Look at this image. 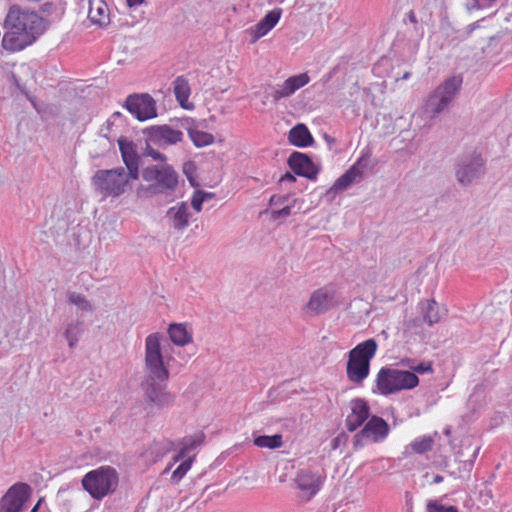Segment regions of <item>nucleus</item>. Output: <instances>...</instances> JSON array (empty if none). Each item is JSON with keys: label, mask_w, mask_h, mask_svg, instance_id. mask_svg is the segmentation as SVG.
Masks as SVG:
<instances>
[{"label": "nucleus", "mask_w": 512, "mask_h": 512, "mask_svg": "<svg viewBox=\"0 0 512 512\" xmlns=\"http://www.w3.org/2000/svg\"><path fill=\"white\" fill-rule=\"evenodd\" d=\"M125 108L139 121L157 117L156 101L147 93L129 95L125 101Z\"/></svg>", "instance_id": "obj_13"}, {"label": "nucleus", "mask_w": 512, "mask_h": 512, "mask_svg": "<svg viewBox=\"0 0 512 512\" xmlns=\"http://www.w3.org/2000/svg\"><path fill=\"white\" fill-rule=\"evenodd\" d=\"M194 460L195 455L182 459L180 465L173 471L171 480L175 483H178L180 480H182L187 472L191 469Z\"/></svg>", "instance_id": "obj_32"}, {"label": "nucleus", "mask_w": 512, "mask_h": 512, "mask_svg": "<svg viewBox=\"0 0 512 512\" xmlns=\"http://www.w3.org/2000/svg\"><path fill=\"white\" fill-rule=\"evenodd\" d=\"M438 437V433L435 432L433 435H422L416 437L406 449L410 448L416 454H424L428 451H431L435 438Z\"/></svg>", "instance_id": "obj_27"}, {"label": "nucleus", "mask_w": 512, "mask_h": 512, "mask_svg": "<svg viewBox=\"0 0 512 512\" xmlns=\"http://www.w3.org/2000/svg\"><path fill=\"white\" fill-rule=\"evenodd\" d=\"M326 476L318 471L300 469L294 478L296 488L301 492V498L311 500L322 489Z\"/></svg>", "instance_id": "obj_12"}, {"label": "nucleus", "mask_w": 512, "mask_h": 512, "mask_svg": "<svg viewBox=\"0 0 512 512\" xmlns=\"http://www.w3.org/2000/svg\"><path fill=\"white\" fill-rule=\"evenodd\" d=\"M144 0H127V4L129 7L138 6L142 4Z\"/></svg>", "instance_id": "obj_44"}, {"label": "nucleus", "mask_w": 512, "mask_h": 512, "mask_svg": "<svg viewBox=\"0 0 512 512\" xmlns=\"http://www.w3.org/2000/svg\"><path fill=\"white\" fill-rule=\"evenodd\" d=\"M278 3H284L286 0H276Z\"/></svg>", "instance_id": "obj_52"}, {"label": "nucleus", "mask_w": 512, "mask_h": 512, "mask_svg": "<svg viewBox=\"0 0 512 512\" xmlns=\"http://www.w3.org/2000/svg\"><path fill=\"white\" fill-rule=\"evenodd\" d=\"M162 335L149 334L145 339V370L146 379L143 389L150 402L158 407H169L174 396L167 391L164 384L169 378V370L161 349Z\"/></svg>", "instance_id": "obj_2"}, {"label": "nucleus", "mask_w": 512, "mask_h": 512, "mask_svg": "<svg viewBox=\"0 0 512 512\" xmlns=\"http://www.w3.org/2000/svg\"><path fill=\"white\" fill-rule=\"evenodd\" d=\"M309 82L310 77L307 72L290 76L282 84H277L273 87L270 96L273 101L277 102L283 98L292 96L297 90L304 87Z\"/></svg>", "instance_id": "obj_18"}, {"label": "nucleus", "mask_w": 512, "mask_h": 512, "mask_svg": "<svg viewBox=\"0 0 512 512\" xmlns=\"http://www.w3.org/2000/svg\"><path fill=\"white\" fill-rule=\"evenodd\" d=\"M187 132L192 143L198 148L214 143V136L211 133L199 130L196 126L189 127Z\"/></svg>", "instance_id": "obj_29"}, {"label": "nucleus", "mask_w": 512, "mask_h": 512, "mask_svg": "<svg viewBox=\"0 0 512 512\" xmlns=\"http://www.w3.org/2000/svg\"><path fill=\"white\" fill-rule=\"evenodd\" d=\"M31 496V487L22 482L12 485L0 499V512H22Z\"/></svg>", "instance_id": "obj_14"}, {"label": "nucleus", "mask_w": 512, "mask_h": 512, "mask_svg": "<svg viewBox=\"0 0 512 512\" xmlns=\"http://www.w3.org/2000/svg\"><path fill=\"white\" fill-rule=\"evenodd\" d=\"M163 444L166 451H170L175 448V443L172 441H165Z\"/></svg>", "instance_id": "obj_43"}, {"label": "nucleus", "mask_w": 512, "mask_h": 512, "mask_svg": "<svg viewBox=\"0 0 512 512\" xmlns=\"http://www.w3.org/2000/svg\"><path fill=\"white\" fill-rule=\"evenodd\" d=\"M485 161L477 152L461 156L458 160L455 175L463 186H469L485 174Z\"/></svg>", "instance_id": "obj_10"}, {"label": "nucleus", "mask_w": 512, "mask_h": 512, "mask_svg": "<svg viewBox=\"0 0 512 512\" xmlns=\"http://www.w3.org/2000/svg\"><path fill=\"white\" fill-rule=\"evenodd\" d=\"M141 176L149 183L148 187L137 190L139 197H150L154 194L165 193L175 189L178 176L173 167L167 163H157L143 168Z\"/></svg>", "instance_id": "obj_3"}, {"label": "nucleus", "mask_w": 512, "mask_h": 512, "mask_svg": "<svg viewBox=\"0 0 512 512\" xmlns=\"http://www.w3.org/2000/svg\"><path fill=\"white\" fill-rule=\"evenodd\" d=\"M287 180H289V181H294V180H295V178H294V176H293L292 174H290L289 172H287L286 174H284V175L281 177L280 181H281V182H284V181H287Z\"/></svg>", "instance_id": "obj_42"}, {"label": "nucleus", "mask_w": 512, "mask_h": 512, "mask_svg": "<svg viewBox=\"0 0 512 512\" xmlns=\"http://www.w3.org/2000/svg\"><path fill=\"white\" fill-rule=\"evenodd\" d=\"M67 297H68L69 303L72 305H75L79 310H82L85 312L93 311L92 304L82 294H79L76 292H70Z\"/></svg>", "instance_id": "obj_33"}, {"label": "nucleus", "mask_w": 512, "mask_h": 512, "mask_svg": "<svg viewBox=\"0 0 512 512\" xmlns=\"http://www.w3.org/2000/svg\"><path fill=\"white\" fill-rule=\"evenodd\" d=\"M205 202V196L201 194V191H196L191 199V206L197 212L202 210V204Z\"/></svg>", "instance_id": "obj_40"}, {"label": "nucleus", "mask_w": 512, "mask_h": 512, "mask_svg": "<svg viewBox=\"0 0 512 512\" xmlns=\"http://www.w3.org/2000/svg\"><path fill=\"white\" fill-rule=\"evenodd\" d=\"M79 325L70 323L65 331V338L68 341L69 347L73 348L79 340Z\"/></svg>", "instance_id": "obj_35"}, {"label": "nucleus", "mask_w": 512, "mask_h": 512, "mask_svg": "<svg viewBox=\"0 0 512 512\" xmlns=\"http://www.w3.org/2000/svg\"><path fill=\"white\" fill-rule=\"evenodd\" d=\"M170 340L177 346H185L193 341V331L186 323H172L169 325Z\"/></svg>", "instance_id": "obj_25"}, {"label": "nucleus", "mask_w": 512, "mask_h": 512, "mask_svg": "<svg viewBox=\"0 0 512 512\" xmlns=\"http://www.w3.org/2000/svg\"><path fill=\"white\" fill-rule=\"evenodd\" d=\"M292 199L289 195H273L269 203L271 206H285L287 203H292Z\"/></svg>", "instance_id": "obj_39"}, {"label": "nucleus", "mask_w": 512, "mask_h": 512, "mask_svg": "<svg viewBox=\"0 0 512 512\" xmlns=\"http://www.w3.org/2000/svg\"><path fill=\"white\" fill-rule=\"evenodd\" d=\"M377 348L375 339L370 338L348 352L346 376L350 382L360 385L369 376L370 362L375 357Z\"/></svg>", "instance_id": "obj_4"}, {"label": "nucleus", "mask_w": 512, "mask_h": 512, "mask_svg": "<svg viewBox=\"0 0 512 512\" xmlns=\"http://www.w3.org/2000/svg\"><path fill=\"white\" fill-rule=\"evenodd\" d=\"M291 201H292V203H287L281 209L272 210L270 213V218L272 220H277L279 218H285V217L290 216L293 213L292 210L295 207L297 199H292Z\"/></svg>", "instance_id": "obj_36"}, {"label": "nucleus", "mask_w": 512, "mask_h": 512, "mask_svg": "<svg viewBox=\"0 0 512 512\" xmlns=\"http://www.w3.org/2000/svg\"><path fill=\"white\" fill-rule=\"evenodd\" d=\"M117 142L122 161L126 166L128 175H130L132 180H137L140 175V156L138 155L136 144L125 137L118 138Z\"/></svg>", "instance_id": "obj_16"}, {"label": "nucleus", "mask_w": 512, "mask_h": 512, "mask_svg": "<svg viewBox=\"0 0 512 512\" xmlns=\"http://www.w3.org/2000/svg\"><path fill=\"white\" fill-rule=\"evenodd\" d=\"M88 15L93 23L99 25H105L109 20L107 5L101 1L97 3L90 2Z\"/></svg>", "instance_id": "obj_28"}, {"label": "nucleus", "mask_w": 512, "mask_h": 512, "mask_svg": "<svg viewBox=\"0 0 512 512\" xmlns=\"http://www.w3.org/2000/svg\"><path fill=\"white\" fill-rule=\"evenodd\" d=\"M410 77V73L406 72L403 76H402V79H408Z\"/></svg>", "instance_id": "obj_51"}, {"label": "nucleus", "mask_w": 512, "mask_h": 512, "mask_svg": "<svg viewBox=\"0 0 512 512\" xmlns=\"http://www.w3.org/2000/svg\"><path fill=\"white\" fill-rule=\"evenodd\" d=\"M333 294L327 288L315 290L303 310L308 315H319L328 311L332 305Z\"/></svg>", "instance_id": "obj_20"}, {"label": "nucleus", "mask_w": 512, "mask_h": 512, "mask_svg": "<svg viewBox=\"0 0 512 512\" xmlns=\"http://www.w3.org/2000/svg\"><path fill=\"white\" fill-rule=\"evenodd\" d=\"M479 451H480V447L478 446V447L475 448V450L473 452V455H472L473 459L477 458Z\"/></svg>", "instance_id": "obj_49"}, {"label": "nucleus", "mask_w": 512, "mask_h": 512, "mask_svg": "<svg viewBox=\"0 0 512 512\" xmlns=\"http://www.w3.org/2000/svg\"><path fill=\"white\" fill-rule=\"evenodd\" d=\"M422 312L424 321L429 325H433L439 322L441 315L439 313V307L435 300H427L422 304Z\"/></svg>", "instance_id": "obj_30"}, {"label": "nucleus", "mask_w": 512, "mask_h": 512, "mask_svg": "<svg viewBox=\"0 0 512 512\" xmlns=\"http://www.w3.org/2000/svg\"><path fill=\"white\" fill-rule=\"evenodd\" d=\"M254 445L260 448L276 449L283 445L282 435H261L253 440Z\"/></svg>", "instance_id": "obj_31"}, {"label": "nucleus", "mask_w": 512, "mask_h": 512, "mask_svg": "<svg viewBox=\"0 0 512 512\" xmlns=\"http://www.w3.org/2000/svg\"><path fill=\"white\" fill-rule=\"evenodd\" d=\"M120 118L121 113L114 112L102 125L100 129V135L108 140H112L115 137V134L113 133V127L115 126L116 121L120 120Z\"/></svg>", "instance_id": "obj_34"}, {"label": "nucleus", "mask_w": 512, "mask_h": 512, "mask_svg": "<svg viewBox=\"0 0 512 512\" xmlns=\"http://www.w3.org/2000/svg\"><path fill=\"white\" fill-rule=\"evenodd\" d=\"M131 177L123 167L113 169H101L92 177L95 192L102 199L117 198L130 188Z\"/></svg>", "instance_id": "obj_6"}, {"label": "nucleus", "mask_w": 512, "mask_h": 512, "mask_svg": "<svg viewBox=\"0 0 512 512\" xmlns=\"http://www.w3.org/2000/svg\"><path fill=\"white\" fill-rule=\"evenodd\" d=\"M419 378L411 371L382 367L376 376V386L381 395L387 396L402 390L413 389Z\"/></svg>", "instance_id": "obj_8"}, {"label": "nucleus", "mask_w": 512, "mask_h": 512, "mask_svg": "<svg viewBox=\"0 0 512 512\" xmlns=\"http://www.w3.org/2000/svg\"><path fill=\"white\" fill-rule=\"evenodd\" d=\"M143 154L145 156L151 157L153 160L158 161V163H166V156L152 148L149 143L147 144V147L145 148Z\"/></svg>", "instance_id": "obj_38"}, {"label": "nucleus", "mask_w": 512, "mask_h": 512, "mask_svg": "<svg viewBox=\"0 0 512 512\" xmlns=\"http://www.w3.org/2000/svg\"><path fill=\"white\" fill-rule=\"evenodd\" d=\"M375 162L372 160V149L365 147L361 150L360 156L357 161L341 175L332 187L327 191V194H336L347 190L352 184L359 183L364 177V173L373 169Z\"/></svg>", "instance_id": "obj_9"}, {"label": "nucleus", "mask_w": 512, "mask_h": 512, "mask_svg": "<svg viewBox=\"0 0 512 512\" xmlns=\"http://www.w3.org/2000/svg\"><path fill=\"white\" fill-rule=\"evenodd\" d=\"M408 17H409V20L412 22V23H417V20H416V17H415V14L413 11H410L409 14H408Z\"/></svg>", "instance_id": "obj_47"}, {"label": "nucleus", "mask_w": 512, "mask_h": 512, "mask_svg": "<svg viewBox=\"0 0 512 512\" xmlns=\"http://www.w3.org/2000/svg\"><path fill=\"white\" fill-rule=\"evenodd\" d=\"M281 8H274L269 11L257 24L248 28L245 33L249 36L251 44L266 36L279 22L282 16Z\"/></svg>", "instance_id": "obj_17"}, {"label": "nucleus", "mask_w": 512, "mask_h": 512, "mask_svg": "<svg viewBox=\"0 0 512 512\" xmlns=\"http://www.w3.org/2000/svg\"><path fill=\"white\" fill-rule=\"evenodd\" d=\"M166 218L176 230L181 231L187 228L190 220V212L187 203L179 202L170 207L166 213Z\"/></svg>", "instance_id": "obj_23"}, {"label": "nucleus", "mask_w": 512, "mask_h": 512, "mask_svg": "<svg viewBox=\"0 0 512 512\" xmlns=\"http://www.w3.org/2000/svg\"><path fill=\"white\" fill-rule=\"evenodd\" d=\"M41 504V499L38 501V503L32 508L31 512H37Z\"/></svg>", "instance_id": "obj_50"}, {"label": "nucleus", "mask_w": 512, "mask_h": 512, "mask_svg": "<svg viewBox=\"0 0 512 512\" xmlns=\"http://www.w3.org/2000/svg\"><path fill=\"white\" fill-rule=\"evenodd\" d=\"M1 46L10 53L33 45L47 29V21L37 12L11 5L2 23Z\"/></svg>", "instance_id": "obj_1"}, {"label": "nucleus", "mask_w": 512, "mask_h": 512, "mask_svg": "<svg viewBox=\"0 0 512 512\" xmlns=\"http://www.w3.org/2000/svg\"><path fill=\"white\" fill-rule=\"evenodd\" d=\"M462 83V76L453 75L437 86L429 95L424 106V112L428 117L434 118L446 110L455 100L462 87Z\"/></svg>", "instance_id": "obj_7"}, {"label": "nucleus", "mask_w": 512, "mask_h": 512, "mask_svg": "<svg viewBox=\"0 0 512 512\" xmlns=\"http://www.w3.org/2000/svg\"><path fill=\"white\" fill-rule=\"evenodd\" d=\"M288 164L295 174L309 179H315L319 169L304 153L293 152L288 159Z\"/></svg>", "instance_id": "obj_21"}, {"label": "nucleus", "mask_w": 512, "mask_h": 512, "mask_svg": "<svg viewBox=\"0 0 512 512\" xmlns=\"http://www.w3.org/2000/svg\"><path fill=\"white\" fill-rule=\"evenodd\" d=\"M173 92L180 106L186 110H192L194 105L189 102L191 88L189 81L184 76H178L173 81Z\"/></svg>", "instance_id": "obj_24"}, {"label": "nucleus", "mask_w": 512, "mask_h": 512, "mask_svg": "<svg viewBox=\"0 0 512 512\" xmlns=\"http://www.w3.org/2000/svg\"><path fill=\"white\" fill-rule=\"evenodd\" d=\"M478 27H479L478 22H474V23L470 24V25L467 27V29H468V32H472L473 30H475V29H476V28H478Z\"/></svg>", "instance_id": "obj_46"}, {"label": "nucleus", "mask_w": 512, "mask_h": 512, "mask_svg": "<svg viewBox=\"0 0 512 512\" xmlns=\"http://www.w3.org/2000/svg\"><path fill=\"white\" fill-rule=\"evenodd\" d=\"M288 141L297 147H308L313 143V137L304 124H297L290 129L288 133Z\"/></svg>", "instance_id": "obj_26"}, {"label": "nucleus", "mask_w": 512, "mask_h": 512, "mask_svg": "<svg viewBox=\"0 0 512 512\" xmlns=\"http://www.w3.org/2000/svg\"><path fill=\"white\" fill-rule=\"evenodd\" d=\"M350 410L345 425L349 432H354L370 419V407L363 398H354L350 401Z\"/></svg>", "instance_id": "obj_19"}, {"label": "nucleus", "mask_w": 512, "mask_h": 512, "mask_svg": "<svg viewBox=\"0 0 512 512\" xmlns=\"http://www.w3.org/2000/svg\"><path fill=\"white\" fill-rule=\"evenodd\" d=\"M388 434L389 425L387 422L381 417L371 416L364 427L355 434L353 445L356 449H360L364 446L365 441L379 443L384 441Z\"/></svg>", "instance_id": "obj_11"}, {"label": "nucleus", "mask_w": 512, "mask_h": 512, "mask_svg": "<svg viewBox=\"0 0 512 512\" xmlns=\"http://www.w3.org/2000/svg\"><path fill=\"white\" fill-rule=\"evenodd\" d=\"M147 143L159 147L175 145L183 140V133L168 125H153L144 130Z\"/></svg>", "instance_id": "obj_15"}, {"label": "nucleus", "mask_w": 512, "mask_h": 512, "mask_svg": "<svg viewBox=\"0 0 512 512\" xmlns=\"http://www.w3.org/2000/svg\"><path fill=\"white\" fill-rule=\"evenodd\" d=\"M427 512H458L455 506H445L436 500L427 503Z\"/></svg>", "instance_id": "obj_37"}, {"label": "nucleus", "mask_w": 512, "mask_h": 512, "mask_svg": "<svg viewBox=\"0 0 512 512\" xmlns=\"http://www.w3.org/2000/svg\"><path fill=\"white\" fill-rule=\"evenodd\" d=\"M201 194H202L203 196H205V201H207V200H209V199H212V197H213V194H212V193H209V192H203V191H201Z\"/></svg>", "instance_id": "obj_48"}, {"label": "nucleus", "mask_w": 512, "mask_h": 512, "mask_svg": "<svg viewBox=\"0 0 512 512\" xmlns=\"http://www.w3.org/2000/svg\"><path fill=\"white\" fill-rule=\"evenodd\" d=\"M415 373L424 374L432 372V365L430 362H421L416 366L410 367Z\"/></svg>", "instance_id": "obj_41"}, {"label": "nucleus", "mask_w": 512, "mask_h": 512, "mask_svg": "<svg viewBox=\"0 0 512 512\" xmlns=\"http://www.w3.org/2000/svg\"><path fill=\"white\" fill-rule=\"evenodd\" d=\"M81 485L94 500L100 501L116 491L119 473L114 467L103 465L87 472Z\"/></svg>", "instance_id": "obj_5"}, {"label": "nucleus", "mask_w": 512, "mask_h": 512, "mask_svg": "<svg viewBox=\"0 0 512 512\" xmlns=\"http://www.w3.org/2000/svg\"><path fill=\"white\" fill-rule=\"evenodd\" d=\"M443 476L442 475H439V474H436L434 477H433V483L434 484H439L441 482H443Z\"/></svg>", "instance_id": "obj_45"}, {"label": "nucleus", "mask_w": 512, "mask_h": 512, "mask_svg": "<svg viewBox=\"0 0 512 512\" xmlns=\"http://www.w3.org/2000/svg\"><path fill=\"white\" fill-rule=\"evenodd\" d=\"M204 440L205 434L201 431L182 438L177 444L179 451L176 455L173 456L172 463L169 467L182 459L188 458V456H196L195 451L204 443Z\"/></svg>", "instance_id": "obj_22"}]
</instances>
